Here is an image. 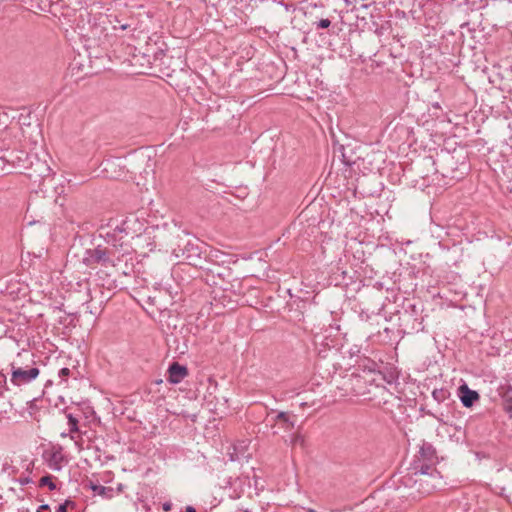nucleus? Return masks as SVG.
Listing matches in <instances>:
<instances>
[{
  "label": "nucleus",
  "mask_w": 512,
  "mask_h": 512,
  "mask_svg": "<svg viewBox=\"0 0 512 512\" xmlns=\"http://www.w3.org/2000/svg\"><path fill=\"white\" fill-rule=\"evenodd\" d=\"M38 375L39 370L37 368H30L28 370H24L22 368H16L15 366H12L11 381L13 384L21 386L31 382Z\"/></svg>",
  "instance_id": "1"
},
{
  "label": "nucleus",
  "mask_w": 512,
  "mask_h": 512,
  "mask_svg": "<svg viewBox=\"0 0 512 512\" xmlns=\"http://www.w3.org/2000/svg\"><path fill=\"white\" fill-rule=\"evenodd\" d=\"M458 391L462 404L467 408L471 407L479 399V394L471 390L466 384L461 385Z\"/></svg>",
  "instance_id": "2"
},
{
  "label": "nucleus",
  "mask_w": 512,
  "mask_h": 512,
  "mask_svg": "<svg viewBox=\"0 0 512 512\" xmlns=\"http://www.w3.org/2000/svg\"><path fill=\"white\" fill-rule=\"evenodd\" d=\"M168 372H169L168 381L173 384L180 383L188 375L187 368L185 366L180 365L177 362H174L169 367Z\"/></svg>",
  "instance_id": "3"
},
{
  "label": "nucleus",
  "mask_w": 512,
  "mask_h": 512,
  "mask_svg": "<svg viewBox=\"0 0 512 512\" xmlns=\"http://www.w3.org/2000/svg\"><path fill=\"white\" fill-rule=\"evenodd\" d=\"M276 420L281 422L286 430L292 429L294 427V421L291 419L290 414L286 412H280L277 415Z\"/></svg>",
  "instance_id": "4"
},
{
  "label": "nucleus",
  "mask_w": 512,
  "mask_h": 512,
  "mask_svg": "<svg viewBox=\"0 0 512 512\" xmlns=\"http://www.w3.org/2000/svg\"><path fill=\"white\" fill-rule=\"evenodd\" d=\"M40 486H48L50 490L56 489V484L53 482V477L50 475L44 476L40 479Z\"/></svg>",
  "instance_id": "5"
},
{
  "label": "nucleus",
  "mask_w": 512,
  "mask_h": 512,
  "mask_svg": "<svg viewBox=\"0 0 512 512\" xmlns=\"http://www.w3.org/2000/svg\"><path fill=\"white\" fill-rule=\"evenodd\" d=\"M68 424L70 426V432L75 433L78 431V420L71 414L67 416Z\"/></svg>",
  "instance_id": "6"
},
{
  "label": "nucleus",
  "mask_w": 512,
  "mask_h": 512,
  "mask_svg": "<svg viewBox=\"0 0 512 512\" xmlns=\"http://www.w3.org/2000/svg\"><path fill=\"white\" fill-rule=\"evenodd\" d=\"M91 488H92V490H93L95 493H97V494H99V495H105V492H106V490H107V488H106V487H104V486H100V485H92V486H91Z\"/></svg>",
  "instance_id": "7"
},
{
  "label": "nucleus",
  "mask_w": 512,
  "mask_h": 512,
  "mask_svg": "<svg viewBox=\"0 0 512 512\" xmlns=\"http://www.w3.org/2000/svg\"><path fill=\"white\" fill-rule=\"evenodd\" d=\"M329 26H330V20H328V19H322L318 23V27L323 28V29L328 28Z\"/></svg>",
  "instance_id": "8"
},
{
  "label": "nucleus",
  "mask_w": 512,
  "mask_h": 512,
  "mask_svg": "<svg viewBox=\"0 0 512 512\" xmlns=\"http://www.w3.org/2000/svg\"><path fill=\"white\" fill-rule=\"evenodd\" d=\"M69 503H70L69 501H66L65 503L59 505L56 512H67V507H68Z\"/></svg>",
  "instance_id": "9"
},
{
  "label": "nucleus",
  "mask_w": 512,
  "mask_h": 512,
  "mask_svg": "<svg viewBox=\"0 0 512 512\" xmlns=\"http://www.w3.org/2000/svg\"><path fill=\"white\" fill-rule=\"evenodd\" d=\"M433 472H435V469L427 466L425 469H422L421 474L422 475H432Z\"/></svg>",
  "instance_id": "10"
},
{
  "label": "nucleus",
  "mask_w": 512,
  "mask_h": 512,
  "mask_svg": "<svg viewBox=\"0 0 512 512\" xmlns=\"http://www.w3.org/2000/svg\"><path fill=\"white\" fill-rule=\"evenodd\" d=\"M292 441L294 444H296V443L303 444V442H304L303 437L300 434H296Z\"/></svg>",
  "instance_id": "11"
},
{
  "label": "nucleus",
  "mask_w": 512,
  "mask_h": 512,
  "mask_svg": "<svg viewBox=\"0 0 512 512\" xmlns=\"http://www.w3.org/2000/svg\"><path fill=\"white\" fill-rule=\"evenodd\" d=\"M37 512H50L49 511V506L48 505H42V506L39 507Z\"/></svg>",
  "instance_id": "12"
},
{
  "label": "nucleus",
  "mask_w": 512,
  "mask_h": 512,
  "mask_svg": "<svg viewBox=\"0 0 512 512\" xmlns=\"http://www.w3.org/2000/svg\"><path fill=\"white\" fill-rule=\"evenodd\" d=\"M69 373H70V370H69L68 368H63V369H61V371H60V374H61L62 376H68V375H69Z\"/></svg>",
  "instance_id": "13"
},
{
  "label": "nucleus",
  "mask_w": 512,
  "mask_h": 512,
  "mask_svg": "<svg viewBox=\"0 0 512 512\" xmlns=\"http://www.w3.org/2000/svg\"><path fill=\"white\" fill-rule=\"evenodd\" d=\"M170 508H171V504H170V503H165V504L163 505V509H164L165 511H169V510H170Z\"/></svg>",
  "instance_id": "14"
},
{
  "label": "nucleus",
  "mask_w": 512,
  "mask_h": 512,
  "mask_svg": "<svg viewBox=\"0 0 512 512\" xmlns=\"http://www.w3.org/2000/svg\"><path fill=\"white\" fill-rule=\"evenodd\" d=\"M185 512H196L194 508L192 507H187Z\"/></svg>",
  "instance_id": "15"
},
{
  "label": "nucleus",
  "mask_w": 512,
  "mask_h": 512,
  "mask_svg": "<svg viewBox=\"0 0 512 512\" xmlns=\"http://www.w3.org/2000/svg\"><path fill=\"white\" fill-rule=\"evenodd\" d=\"M128 27H129V25L124 24V25H121V26H120V29H122V30H126Z\"/></svg>",
  "instance_id": "16"
},
{
  "label": "nucleus",
  "mask_w": 512,
  "mask_h": 512,
  "mask_svg": "<svg viewBox=\"0 0 512 512\" xmlns=\"http://www.w3.org/2000/svg\"><path fill=\"white\" fill-rule=\"evenodd\" d=\"M309 512H314V510L313 509H309Z\"/></svg>",
  "instance_id": "17"
}]
</instances>
